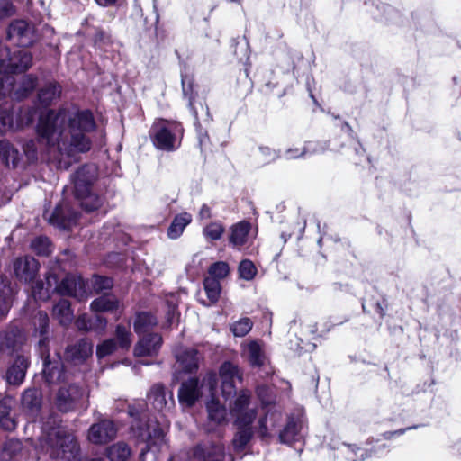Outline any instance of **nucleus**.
Here are the masks:
<instances>
[{
  "label": "nucleus",
  "instance_id": "obj_10",
  "mask_svg": "<svg viewBox=\"0 0 461 461\" xmlns=\"http://www.w3.org/2000/svg\"><path fill=\"white\" fill-rule=\"evenodd\" d=\"M204 385L212 395L211 401L207 402L208 418L215 424H221L227 420V411L218 400L215 399L217 377L215 374H209L204 377Z\"/></svg>",
  "mask_w": 461,
  "mask_h": 461
},
{
  "label": "nucleus",
  "instance_id": "obj_39",
  "mask_svg": "<svg viewBox=\"0 0 461 461\" xmlns=\"http://www.w3.org/2000/svg\"><path fill=\"white\" fill-rule=\"evenodd\" d=\"M301 425L294 420L287 422L286 426L280 433V439L284 443L290 444L296 439Z\"/></svg>",
  "mask_w": 461,
  "mask_h": 461
},
{
  "label": "nucleus",
  "instance_id": "obj_58",
  "mask_svg": "<svg viewBox=\"0 0 461 461\" xmlns=\"http://www.w3.org/2000/svg\"><path fill=\"white\" fill-rule=\"evenodd\" d=\"M306 152L305 149H289L285 151V157L288 159L297 158L303 156Z\"/></svg>",
  "mask_w": 461,
  "mask_h": 461
},
{
  "label": "nucleus",
  "instance_id": "obj_7",
  "mask_svg": "<svg viewBox=\"0 0 461 461\" xmlns=\"http://www.w3.org/2000/svg\"><path fill=\"white\" fill-rule=\"evenodd\" d=\"M32 55L22 49L13 52L5 46H0V73H16L26 70L32 65Z\"/></svg>",
  "mask_w": 461,
  "mask_h": 461
},
{
  "label": "nucleus",
  "instance_id": "obj_33",
  "mask_svg": "<svg viewBox=\"0 0 461 461\" xmlns=\"http://www.w3.org/2000/svg\"><path fill=\"white\" fill-rule=\"evenodd\" d=\"M90 307L95 312H112L119 307V302L113 295L108 294L94 300Z\"/></svg>",
  "mask_w": 461,
  "mask_h": 461
},
{
  "label": "nucleus",
  "instance_id": "obj_29",
  "mask_svg": "<svg viewBox=\"0 0 461 461\" xmlns=\"http://www.w3.org/2000/svg\"><path fill=\"white\" fill-rule=\"evenodd\" d=\"M250 224L247 221H240L231 227L230 242L236 248L244 245L247 241Z\"/></svg>",
  "mask_w": 461,
  "mask_h": 461
},
{
  "label": "nucleus",
  "instance_id": "obj_12",
  "mask_svg": "<svg viewBox=\"0 0 461 461\" xmlns=\"http://www.w3.org/2000/svg\"><path fill=\"white\" fill-rule=\"evenodd\" d=\"M219 375L222 396L228 399L236 391V382L242 381V373L238 366L227 361L221 366Z\"/></svg>",
  "mask_w": 461,
  "mask_h": 461
},
{
  "label": "nucleus",
  "instance_id": "obj_9",
  "mask_svg": "<svg viewBox=\"0 0 461 461\" xmlns=\"http://www.w3.org/2000/svg\"><path fill=\"white\" fill-rule=\"evenodd\" d=\"M34 118V111L32 108L20 109L16 113V121H14V113L0 108V133H5L14 128H22L29 125Z\"/></svg>",
  "mask_w": 461,
  "mask_h": 461
},
{
  "label": "nucleus",
  "instance_id": "obj_34",
  "mask_svg": "<svg viewBox=\"0 0 461 461\" xmlns=\"http://www.w3.org/2000/svg\"><path fill=\"white\" fill-rule=\"evenodd\" d=\"M61 94V87L56 83H48L41 88L39 100L44 105H49L57 100Z\"/></svg>",
  "mask_w": 461,
  "mask_h": 461
},
{
  "label": "nucleus",
  "instance_id": "obj_5",
  "mask_svg": "<svg viewBox=\"0 0 461 461\" xmlns=\"http://www.w3.org/2000/svg\"><path fill=\"white\" fill-rule=\"evenodd\" d=\"M95 173L93 167L83 166L74 176L75 195L80 202V205L87 212L95 211L102 204L101 198L90 191Z\"/></svg>",
  "mask_w": 461,
  "mask_h": 461
},
{
  "label": "nucleus",
  "instance_id": "obj_1",
  "mask_svg": "<svg viewBox=\"0 0 461 461\" xmlns=\"http://www.w3.org/2000/svg\"><path fill=\"white\" fill-rule=\"evenodd\" d=\"M95 128L90 111L62 108L41 114L37 132L49 154L61 164L64 158L90 150L92 142L88 133Z\"/></svg>",
  "mask_w": 461,
  "mask_h": 461
},
{
  "label": "nucleus",
  "instance_id": "obj_51",
  "mask_svg": "<svg viewBox=\"0 0 461 461\" xmlns=\"http://www.w3.org/2000/svg\"><path fill=\"white\" fill-rule=\"evenodd\" d=\"M14 5L8 0H0V19L8 18L15 14Z\"/></svg>",
  "mask_w": 461,
  "mask_h": 461
},
{
  "label": "nucleus",
  "instance_id": "obj_8",
  "mask_svg": "<svg viewBox=\"0 0 461 461\" xmlns=\"http://www.w3.org/2000/svg\"><path fill=\"white\" fill-rule=\"evenodd\" d=\"M131 429L134 436L146 443L148 450L159 449L165 445L164 432L156 421H149L145 427L132 425Z\"/></svg>",
  "mask_w": 461,
  "mask_h": 461
},
{
  "label": "nucleus",
  "instance_id": "obj_21",
  "mask_svg": "<svg viewBox=\"0 0 461 461\" xmlns=\"http://www.w3.org/2000/svg\"><path fill=\"white\" fill-rule=\"evenodd\" d=\"M176 370L192 373L198 368L200 357L195 349H181L176 352Z\"/></svg>",
  "mask_w": 461,
  "mask_h": 461
},
{
  "label": "nucleus",
  "instance_id": "obj_59",
  "mask_svg": "<svg viewBox=\"0 0 461 461\" xmlns=\"http://www.w3.org/2000/svg\"><path fill=\"white\" fill-rule=\"evenodd\" d=\"M199 216L203 220L209 219L211 217V210L206 204H203L201 207L200 212H199Z\"/></svg>",
  "mask_w": 461,
  "mask_h": 461
},
{
  "label": "nucleus",
  "instance_id": "obj_28",
  "mask_svg": "<svg viewBox=\"0 0 461 461\" xmlns=\"http://www.w3.org/2000/svg\"><path fill=\"white\" fill-rule=\"evenodd\" d=\"M191 221L192 216L188 212H182L176 215L168 227L167 236L172 240L179 238Z\"/></svg>",
  "mask_w": 461,
  "mask_h": 461
},
{
  "label": "nucleus",
  "instance_id": "obj_37",
  "mask_svg": "<svg viewBox=\"0 0 461 461\" xmlns=\"http://www.w3.org/2000/svg\"><path fill=\"white\" fill-rule=\"evenodd\" d=\"M252 437V429L250 425L238 426V431L232 440L234 448L237 451H241L245 448Z\"/></svg>",
  "mask_w": 461,
  "mask_h": 461
},
{
  "label": "nucleus",
  "instance_id": "obj_42",
  "mask_svg": "<svg viewBox=\"0 0 461 461\" xmlns=\"http://www.w3.org/2000/svg\"><path fill=\"white\" fill-rule=\"evenodd\" d=\"M257 272V267L251 260L244 259L240 263L239 274L242 279L250 281L255 277Z\"/></svg>",
  "mask_w": 461,
  "mask_h": 461
},
{
  "label": "nucleus",
  "instance_id": "obj_50",
  "mask_svg": "<svg viewBox=\"0 0 461 461\" xmlns=\"http://www.w3.org/2000/svg\"><path fill=\"white\" fill-rule=\"evenodd\" d=\"M36 86V78L32 75H27L23 78L22 88L17 90L15 95L17 97L25 95L32 91Z\"/></svg>",
  "mask_w": 461,
  "mask_h": 461
},
{
  "label": "nucleus",
  "instance_id": "obj_41",
  "mask_svg": "<svg viewBox=\"0 0 461 461\" xmlns=\"http://www.w3.org/2000/svg\"><path fill=\"white\" fill-rule=\"evenodd\" d=\"M230 273L229 265L226 262L219 261L212 264L209 270V277L216 278V280H221L225 278Z\"/></svg>",
  "mask_w": 461,
  "mask_h": 461
},
{
  "label": "nucleus",
  "instance_id": "obj_23",
  "mask_svg": "<svg viewBox=\"0 0 461 461\" xmlns=\"http://www.w3.org/2000/svg\"><path fill=\"white\" fill-rule=\"evenodd\" d=\"M28 367V359L18 356L6 373V381L10 384L19 385L24 379Z\"/></svg>",
  "mask_w": 461,
  "mask_h": 461
},
{
  "label": "nucleus",
  "instance_id": "obj_2",
  "mask_svg": "<svg viewBox=\"0 0 461 461\" xmlns=\"http://www.w3.org/2000/svg\"><path fill=\"white\" fill-rule=\"evenodd\" d=\"M41 447L51 458L78 461V445L75 438L59 426L43 427Z\"/></svg>",
  "mask_w": 461,
  "mask_h": 461
},
{
  "label": "nucleus",
  "instance_id": "obj_17",
  "mask_svg": "<svg viewBox=\"0 0 461 461\" xmlns=\"http://www.w3.org/2000/svg\"><path fill=\"white\" fill-rule=\"evenodd\" d=\"M117 429L113 421L104 420L93 424L88 431V439L94 444H104L116 436Z\"/></svg>",
  "mask_w": 461,
  "mask_h": 461
},
{
  "label": "nucleus",
  "instance_id": "obj_22",
  "mask_svg": "<svg viewBox=\"0 0 461 461\" xmlns=\"http://www.w3.org/2000/svg\"><path fill=\"white\" fill-rule=\"evenodd\" d=\"M193 454L194 457L203 461H223L225 457L221 445H197Z\"/></svg>",
  "mask_w": 461,
  "mask_h": 461
},
{
  "label": "nucleus",
  "instance_id": "obj_60",
  "mask_svg": "<svg viewBox=\"0 0 461 461\" xmlns=\"http://www.w3.org/2000/svg\"><path fill=\"white\" fill-rule=\"evenodd\" d=\"M100 6H113L118 5L122 0H95Z\"/></svg>",
  "mask_w": 461,
  "mask_h": 461
},
{
  "label": "nucleus",
  "instance_id": "obj_54",
  "mask_svg": "<svg viewBox=\"0 0 461 461\" xmlns=\"http://www.w3.org/2000/svg\"><path fill=\"white\" fill-rule=\"evenodd\" d=\"M13 85L14 79L12 77L0 78V99L11 92Z\"/></svg>",
  "mask_w": 461,
  "mask_h": 461
},
{
  "label": "nucleus",
  "instance_id": "obj_14",
  "mask_svg": "<svg viewBox=\"0 0 461 461\" xmlns=\"http://www.w3.org/2000/svg\"><path fill=\"white\" fill-rule=\"evenodd\" d=\"M7 40L14 45L26 47L33 41V27L24 20H16L8 27Z\"/></svg>",
  "mask_w": 461,
  "mask_h": 461
},
{
  "label": "nucleus",
  "instance_id": "obj_20",
  "mask_svg": "<svg viewBox=\"0 0 461 461\" xmlns=\"http://www.w3.org/2000/svg\"><path fill=\"white\" fill-rule=\"evenodd\" d=\"M93 353V344L86 339H79L77 343L67 347L65 357L67 359L80 363L85 361Z\"/></svg>",
  "mask_w": 461,
  "mask_h": 461
},
{
  "label": "nucleus",
  "instance_id": "obj_49",
  "mask_svg": "<svg viewBox=\"0 0 461 461\" xmlns=\"http://www.w3.org/2000/svg\"><path fill=\"white\" fill-rule=\"evenodd\" d=\"M117 348V344L114 339H110L104 340L103 343L97 346L96 355L98 357H104L108 355H111L115 351Z\"/></svg>",
  "mask_w": 461,
  "mask_h": 461
},
{
  "label": "nucleus",
  "instance_id": "obj_15",
  "mask_svg": "<svg viewBox=\"0 0 461 461\" xmlns=\"http://www.w3.org/2000/svg\"><path fill=\"white\" fill-rule=\"evenodd\" d=\"M54 290L60 294L73 296L78 300H84L87 296L84 280L73 275L67 276L60 284L57 283Z\"/></svg>",
  "mask_w": 461,
  "mask_h": 461
},
{
  "label": "nucleus",
  "instance_id": "obj_40",
  "mask_svg": "<svg viewBox=\"0 0 461 461\" xmlns=\"http://www.w3.org/2000/svg\"><path fill=\"white\" fill-rule=\"evenodd\" d=\"M22 404L23 408L29 411H36L40 407L39 393L36 390H27L22 397Z\"/></svg>",
  "mask_w": 461,
  "mask_h": 461
},
{
  "label": "nucleus",
  "instance_id": "obj_32",
  "mask_svg": "<svg viewBox=\"0 0 461 461\" xmlns=\"http://www.w3.org/2000/svg\"><path fill=\"white\" fill-rule=\"evenodd\" d=\"M53 316L61 325L66 326L69 324L73 318V313L70 309V303L66 299L60 300L53 307Z\"/></svg>",
  "mask_w": 461,
  "mask_h": 461
},
{
  "label": "nucleus",
  "instance_id": "obj_31",
  "mask_svg": "<svg viewBox=\"0 0 461 461\" xmlns=\"http://www.w3.org/2000/svg\"><path fill=\"white\" fill-rule=\"evenodd\" d=\"M0 158L9 167H16L20 155L18 150L7 140H0Z\"/></svg>",
  "mask_w": 461,
  "mask_h": 461
},
{
  "label": "nucleus",
  "instance_id": "obj_47",
  "mask_svg": "<svg viewBox=\"0 0 461 461\" xmlns=\"http://www.w3.org/2000/svg\"><path fill=\"white\" fill-rule=\"evenodd\" d=\"M91 285L95 293L110 289L113 286L112 279L101 276H95L91 280Z\"/></svg>",
  "mask_w": 461,
  "mask_h": 461
},
{
  "label": "nucleus",
  "instance_id": "obj_30",
  "mask_svg": "<svg viewBox=\"0 0 461 461\" xmlns=\"http://www.w3.org/2000/svg\"><path fill=\"white\" fill-rule=\"evenodd\" d=\"M110 461H127L131 456V447L124 442H117L106 450Z\"/></svg>",
  "mask_w": 461,
  "mask_h": 461
},
{
  "label": "nucleus",
  "instance_id": "obj_25",
  "mask_svg": "<svg viewBox=\"0 0 461 461\" xmlns=\"http://www.w3.org/2000/svg\"><path fill=\"white\" fill-rule=\"evenodd\" d=\"M243 353L252 366H261L265 364L266 357L261 344L250 341L243 345Z\"/></svg>",
  "mask_w": 461,
  "mask_h": 461
},
{
  "label": "nucleus",
  "instance_id": "obj_13",
  "mask_svg": "<svg viewBox=\"0 0 461 461\" xmlns=\"http://www.w3.org/2000/svg\"><path fill=\"white\" fill-rule=\"evenodd\" d=\"M147 399L149 403L158 411L166 413L175 406L173 393L167 391L162 384H156L149 389Z\"/></svg>",
  "mask_w": 461,
  "mask_h": 461
},
{
  "label": "nucleus",
  "instance_id": "obj_36",
  "mask_svg": "<svg viewBox=\"0 0 461 461\" xmlns=\"http://www.w3.org/2000/svg\"><path fill=\"white\" fill-rule=\"evenodd\" d=\"M68 211V208L66 206H57L52 217L50 218V221L54 224H57L62 228H68L73 223L76 222L77 214L73 213L71 216L67 217L64 213V211Z\"/></svg>",
  "mask_w": 461,
  "mask_h": 461
},
{
  "label": "nucleus",
  "instance_id": "obj_55",
  "mask_svg": "<svg viewBox=\"0 0 461 461\" xmlns=\"http://www.w3.org/2000/svg\"><path fill=\"white\" fill-rule=\"evenodd\" d=\"M0 426L5 430H14L16 427V422L10 415L0 414Z\"/></svg>",
  "mask_w": 461,
  "mask_h": 461
},
{
  "label": "nucleus",
  "instance_id": "obj_18",
  "mask_svg": "<svg viewBox=\"0 0 461 461\" xmlns=\"http://www.w3.org/2000/svg\"><path fill=\"white\" fill-rule=\"evenodd\" d=\"M203 388L208 389V386L204 385V379L201 386H199L198 380L195 378L184 382L178 392L179 402L187 407L193 406L201 397Z\"/></svg>",
  "mask_w": 461,
  "mask_h": 461
},
{
  "label": "nucleus",
  "instance_id": "obj_64",
  "mask_svg": "<svg viewBox=\"0 0 461 461\" xmlns=\"http://www.w3.org/2000/svg\"><path fill=\"white\" fill-rule=\"evenodd\" d=\"M129 413L131 416H134L136 415V411H135V409L134 408H130V411H129Z\"/></svg>",
  "mask_w": 461,
  "mask_h": 461
},
{
  "label": "nucleus",
  "instance_id": "obj_26",
  "mask_svg": "<svg viewBox=\"0 0 461 461\" xmlns=\"http://www.w3.org/2000/svg\"><path fill=\"white\" fill-rule=\"evenodd\" d=\"M282 420V415L278 411L267 412L265 418L260 419L258 421V433L261 438H267L270 436L279 422Z\"/></svg>",
  "mask_w": 461,
  "mask_h": 461
},
{
  "label": "nucleus",
  "instance_id": "obj_63",
  "mask_svg": "<svg viewBox=\"0 0 461 461\" xmlns=\"http://www.w3.org/2000/svg\"><path fill=\"white\" fill-rule=\"evenodd\" d=\"M310 333L312 334H314L316 331H317V326L316 324H313L312 326L309 327V330H308Z\"/></svg>",
  "mask_w": 461,
  "mask_h": 461
},
{
  "label": "nucleus",
  "instance_id": "obj_57",
  "mask_svg": "<svg viewBox=\"0 0 461 461\" xmlns=\"http://www.w3.org/2000/svg\"><path fill=\"white\" fill-rule=\"evenodd\" d=\"M23 150H24V153L25 155L27 156V158L30 159V160H33L36 158V155H37V152H36V146H35V142L33 140H29L28 142L25 143V145L23 146Z\"/></svg>",
  "mask_w": 461,
  "mask_h": 461
},
{
  "label": "nucleus",
  "instance_id": "obj_4",
  "mask_svg": "<svg viewBox=\"0 0 461 461\" xmlns=\"http://www.w3.org/2000/svg\"><path fill=\"white\" fill-rule=\"evenodd\" d=\"M149 135L157 149L173 151L180 146L183 128L177 122L158 119L151 126Z\"/></svg>",
  "mask_w": 461,
  "mask_h": 461
},
{
  "label": "nucleus",
  "instance_id": "obj_52",
  "mask_svg": "<svg viewBox=\"0 0 461 461\" xmlns=\"http://www.w3.org/2000/svg\"><path fill=\"white\" fill-rule=\"evenodd\" d=\"M15 401L11 396H5L0 400V414L10 415Z\"/></svg>",
  "mask_w": 461,
  "mask_h": 461
},
{
  "label": "nucleus",
  "instance_id": "obj_61",
  "mask_svg": "<svg viewBox=\"0 0 461 461\" xmlns=\"http://www.w3.org/2000/svg\"><path fill=\"white\" fill-rule=\"evenodd\" d=\"M409 429L410 428H408V429ZM406 430H407V429H398V430H395V431L386 432V433H384V438L390 439V438H392L395 435H402V434H403Z\"/></svg>",
  "mask_w": 461,
  "mask_h": 461
},
{
  "label": "nucleus",
  "instance_id": "obj_53",
  "mask_svg": "<svg viewBox=\"0 0 461 461\" xmlns=\"http://www.w3.org/2000/svg\"><path fill=\"white\" fill-rule=\"evenodd\" d=\"M257 393L264 404H270L272 402V396L270 389L265 385L258 386Z\"/></svg>",
  "mask_w": 461,
  "mask_h": 461
},
{
  "label": "nucleus",
  "instance_id": "obj_6",
  "mask_svg": "<svg viewBox=\"0 0 461 461\" xmlns=\"http://www.w3.org/2000/svg\"><path fill=\"white\" fill-rule=\"evenodd\" d=\"M230 412L235 418L237 426L251 425L256 418V406L251 402V393L248 390H240L230 403Z\"/></svg>",
  "mask_w": 461,
  "mask_h": 461
},
{
  "label": "nucleus",
  "instance_id": "obj_43",
  "mask_svg": "<svg viewBox=\"0 0 461 461\" xmlns=\"http://www.w3.org/2000/svg\"><path fill=\"white\" fill-rule=\"evenodd\" d=\"M116 339L118 345L122 348H129L131 344V334L128 328L118 325L115 330Z\"/></svg>",
  "mask_w": 461,
  "mask_h": 461
},
{
  "label": "nucleus",
  "instance_id": "obj_56",
  "mask_svg": "<svg viewBox=\"0 0 461 461\" xmlns=\"http://www.w3.org/2000/svg\"><path fill=\"white\" fill-rule=\"evenodd\" d=\"M259 152L264 157L265 161L267 163L279 158V154L269 147H260Z\"/></svg>",
  "mask_w": 461,
  "mask_h": 461
},
{
  "label": "nucleus",
  "instance_id": "obj_45",
  "mask_svg": "<svg viewBox=\"0 0 461 461\" xmlns=\"http://www.w3.org/2000/svg\"><path fill=\"white\" fill-rule=\"evenodd\" d=\"M224 232V227L220 222H212L203 230V234L212 240H220Z\"/></svg>",
  "mask_w": 461,
  "mask_h": 461
},
{
  "label": "nucleus",
  "instance_id": "obj_44",
  "mask_svg": "<svg viewBox=\"0 0 461 461\" xmlns=\"http://www.w3.org/2000/svg\"><path fill=\"white\" fill-rule=\"evenodd\" d=\"M11 288L4 285L0 294V319L6 316L11 308Z\"/></svg>",
  "mask_w": 461,
  "mask_h": 461
},
{
  "label": "nucleus",
  "instance_id": "obj_48",
  "mask_svg": "<svg viewBox=\"0 0 461 461\" xmlns=\"http://www.w3.org/2000/svg\"><path fill=\"white\" fill-rule=\"evenodd\" d=\"M32 248L39 255H48L50 253V241L46 237H39L32 242Z\"/></svg>",
  "mask_w": 461,
  "mask_h": 461
},
{
  "label": "nucleus",
  "instance_id": "obj_19",
  "mask_svg": "<svg viewBox=\"0 0 461 461\" xmlns=\"http://www.w3.org/2000/svg\"><path fill=\"white\" fill-rule=\"evenodd\" d=\"M162 338L158 333L143 336L134 348L136 357H151L156 355L161 346Z\"/></svg>",
  "mask_w": 461,
  "mask_h": 461
},
{
  "label": "nucleus",
  "instance_id": "obj_24",
  "mask_svg": "<svg viewBox=\"0 0 461 461\" xmlns=\"http://www.w3.org/2000/svg\"><path fill=\"white\" fill-rule=\"evenodd\" d=\"M58 278L55 275L50 274L46 276V282L37 281L32 287V294L35 300L46 301L54 292Z\"/></svg>",
  "mask_w": 461,
  "mask_h": 461
},
{
  "label": "nucleus",
  "instance_id": "obj_46",
  "mask_svg": "<svg viewBox=\"0 0 461 461\" xmlns=\"http://www.w3.org/2000/svg\"><path fill=\"white\" fill-rule=\"evenodd\" d=\"M252 328V322L249 318H243L231 325V330L233 334L237 337H243Z\"/></svg>",
  "mask_w": 461,
  "mask_h": 461
},
{
  "label": "nucleus",
  "instance_id": "obj_38",
  "mask_svg": "<svg viewBox=\"0 0 461 461\" xmlns=\"http://www.w3.org/2000/svg\"><path fill=\"white\" fill-rule=\"evenodd\" d=\"M204 290L212 303L218 301L221 294L220 281L212 277H205L203 281Z\"/></svg>",
  "mask_w": 461,
  "mask_h": 461
},
{
  "label": "nucleus",
  "instance_id": "obj_3",
  "mask_svg": "<svg viewBox=\"0 0 461 461\" xmlns=\"http://www.w3.org/2000/svg\"><path fill=\"white\" fill-rule=\"evenodd\" d=\"M35 332H39L38 349L43 360V376L48 384L58 383L62 379V366L59 361H50L48 348L49 317L44 312L39 311L32 319Z\"/></svg>",
  "mask_w": 461,
  "mask_h": 461
},
{
  "label": "nucleus",
  "instance_id": "obj_62",
  "mask_svg": "<svg viewBox=\"0 0 461 461\" xmlns=\"http://www.w3.org/2000/svg\"><path fill=\"white\" fill-rule=\"evenodd\" d=\"M376 312L379 313L380 317H384L385 314L384 309L382 307L380 303H376Z\"/></svg>",
  "mask_w": 461,
  "mask_h": 461
},
{
  "label": "nucleus",
  "instance_id": "obj_27",
  "mask_svg": "<svg viewBox=\"0 0 461 461\" xmlns=\"http://www.w3.org/2000/svg\"><path fill=\"white\" fill-rule=\"evenodd\" d=\"M77 328L79 330L88 331V330H104L107 321L105 319L95 316L94 320L88 318L86 314L80 315L75 322Z\"/></svg>",
  "mask_w": 461,
  "mask_h": 461
},
{
  "label": "nucleus",
  "instance_id": "obj_35",
  "mask_svg": "<svg viewBox=\"0 0 461 461\" xmlns=\"http://www.w3.org/2000/svg\"><path fill=\"white\" fill-rule=\"evenodd\" d=\"M157 325V319L148 312L139 313L134 321V330L138 334L148 332Z\"/></svg>",
  "mask_w": 461,
  "mask_h": 461
},
{
  "label": "nucleus",
  "instance_id": "obj_11",
  "mask_svg": "<svg viewBox=\"0 0 461 461\" xmlns=\"http://www.w3.org/2000/svg\"><path fill=\"white\" fill-rule=\"evenodd\" d=\"M84 395V389L77 384L62 386L57 393L56 405L63 412L73 411Z\"/></svg>",
  "mask_w": 461,
  "mask_h": 461
},
{
  "label": "nucleus",
  "instance_id": "obj_16",
  "mask_svg": "<svg viewBox=\"0 0 461 461\" xmlns=\"http://www.w3.org/2000/svg\"><path fill=\"white\" fill-rule=\"evenodd\" d=\"M13 266L16 278L24 283L32 282L39 270V263L31 257L17 258Z\"/></svg>",
  "mask_w": 461,
  "mask_h": 461
}]
</instances>
